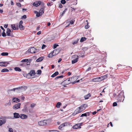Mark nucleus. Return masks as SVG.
Returning <instances> with one entry per match:
<instances>
[{"label":"nucleus","mask_w":132,"mask_h":132,"mask_svg":"<svg viewBox=\"0 0 132 132\" xmlns=\"http://www.w3.org/2000/svg\"><path fill=\"white\" fill-rule=\"evenodd\" d=\"M71 12H72L73 11H75L76 9V8H74L73 7H71Z\"/></svg>","instance_id":"a18cd8bd"},{"label":"nucleus","mask_w":132,"mask_h":132,"mask_svg":"<svg viewBox=\"0 0 132 132\" xmlns=\"http://www.w3.org/2000/svg\"><path fill=\"white\" fill-rule=\"evenodd\" d=\"M16 5L17 6L19 7H21V4L19 3H16Z\"/></svg>","instance_id":"3c124183"},{"label":"nucleus","mask_w":132,"mask_h":132,"mask_svg":"<svg viewBox=\"0 0 132 132\" xmlns=\"http://www.w3.org/2000/svg\"><path fill=\"white\" fill-rule=\"evenodd\" d=\"M28 61V59H24L22 60L21 62H26L27 61Z\"/></svg>","instance_id":"37998d69"},{"label":"nucleus","mask_w":132,"mask_h":132,"mask_svg":"<svg viewBox=\"0 0 132 132\" xmlns=\"http://www.w3.org/2000/svg\"><path fill=\"white\" fill-rule=\"evenodd\" d=\"M14 117L15 118H19L20 117V115L19 114L16 112L14 113Z\"/></svg>","instance_id":"f3484780"},{"label":"nucleus","mask_w":132,"mask_h":132,"mask_svg":"<svg viewBox=\"0 0 132 132\" xmlns=\"http://www.w3.org/2000/svg\"><path fill=\"white\" fill-rule=\"evenodd\" d=\"M27 18V16L26 15H24L22 16L21 18V19H26Z\"/></svg>","instance_id":"a19ab883"},{"label":"nucleus","mask_w":132,"mask_h":132,"mask_svg":"<svg viewBox=\"0 0 132 132\" xmlns=\"http://www.w3.org/2000/svg\"><path fill=\"white\" fill-rule=\"evenodd\" d=\"M82 123H81L75 125L73 126V128L74 129L81 128V126L82 125Z\"/></svg>","instance_id":"20e7f679"},{"label":"nucleus","mask_w":132,"mask_h":132,"mask_svg":"<svg viewBox=\"0 0 132 132\" xmlns=\"http://www.w3.org/2000/svg\"><path fill=\"white\" fill-rule=\"evenodd\" d=\"M87 106L88 105L87 104H82L80 106L76 109L72 114L74 116L78 113H81L84 110Z\"/></svg>","instance_id":"f257e3e1"},{"label":"nucleus","mask_w":132,"mask_h":132,"mask_svg":"<svg viewBox=\"0 0 132 132\" xmlns=\"http://www.w3.org/2000/svg\"><path fill=\"white\" fill-rule=\"evenodd\" d=\"M88 24L89 23L88 22L87 23V25H86L85 27V29H87L89 28V26L88 25Z\"/></svg>","instance_id":"72a5a7b5"},{"label":"nucleus","mask_w":132,"mask_h":132,"mask_svg":"<svg viewBox=\"0 0 132 132\" xmlns=\"http://www.w3.org/2000/svg\"><path fill=\"white\" fill-rule=\"evenodd\" d=\"M67 10V9H65L64 10V11H63V12L61 14V16H62L64 15V13H65V12Z\"/></svg>","instance_id":"ea45409f"},{"label":"nucleus","mask_w":132,"mask_h":132,"mask_svg":"<svg viewBox=\"0 0 132 132\" xmlns=\"http://www.w3.org/2000/svg\"><path fill=\"white\" fill-rule=\"evenodd\" d=\"M38 74H40L41 73V71L40 70H38L37 71Z\"/></svg>","instance_id":"864d4df0"},{"label":"nucleus","mask_w":132,"mask_h":132,"mask_svg":"<svg viewBox=\"0 0 132 132\" xmlns=\"http://www.w3.org/2000/svg\"><path fill=\"white\" fill-rule=\"evenodd\" d=\"M117 103L116 102H114L113 103V106H117Z\"/></svg>","instance_id":"8fccbe9b"},{"label":"nucleus","mask_w":132,"mask_h":132,"mask_svg":"<svg viewBox=\"0 0 132 132\" xmlns=\"http://www.w3.org/2000/svg\"><path fill=\"white\" fill-rule=\"evenodd\" d=\"M20 117L22 119H25L27 118V116L25 114H21L20 115Z\"/></svg>","instance_id":"a211bd4d"},{"label":"nucleus","mask_w":132,"mask_h":132,"mask_svg":"<svg viewBox=\"0 0 132 132\" xmlns=\"http://www.w3.org/2000/svg\"><path fill=\"white\" fill-rule=\"evenodd\" d=\"M125 96H121L120 98H117V102H123L125 98Z\"/></svg>","instance_id":"9b49d317"},{"label":"nucleus","mask_w":132,"mask_h":132,"mask_svg":"<svg viewBox=\"0 0 132 132\" xmlns=\"http://www.w3.org/2000/svg\"><path fill=\"white\" fill-rule=\"evenodd\" d=\"M45 121H46L45 122L46 123V125L51 123L52 121V120H51L49 119L47 120H45Z\"/></svg>","instance_id":"4be33fe9"},{"label":"nucleus","mask_w":132,"mask_h":132,"mask_svg":"<svg viewBox=\"0 0 132 132\" xmlns=\"http://www.w3.org/2000/svg\"><path fill=\"white\" fill-rule=\"evenodd\" d=\"M75 57L76 58L75 59L72 61V64L75 63L77 62L78 61V56L77 55H75Z\"/></svg>","instance_id":"ddd939ff"},{"label":"nucleus","mask_w":132,"mask_h":132,"mask_svg":"<svg viewBox=\"0 0 132 132\" xmlns=\"http://www.w3.org/2000/svg\"><path fill=\"white\" fill-rule=\"evenodd\" d=\"M1 28L3 30V31H5V30L3 27H2V26H1Z\"/></svg>","instance_id":"338daca9"},{"label":"nucleus","mask_w":132,"mask_h":132,"mask_svg":"<svg viewBox=\"0 0 132 132\" xmlns=\"http://www.w3.org/2000/svg\"><path fill=\"white\" fill-rule=\"evenodd\" d=\"M91 113V112H88L86 113V116H89L90 114Z\"/></svg>","instance_id":"de8ad7c7"},{"label":"nucleus","mask_w":132,"mask_h":132,"mask_svg":"<svg viewBox=\"0 0 132 132\" xmlns=\"http://www.w3.org/2000/svg\"><path fill=\"white\" fill-rule=\"evenodd\" d=\"M101 77L96 78L92 79V81L94 82H97L100 81L102 80L101 79Z\"/></svg>","instance_id":"4468645a"},{"label":"nucleus","mask_w":132,"mask_h":132,"mask_svg":"<svg viewBox=\"0 0 132 132\" xmlns=\"http://www.w3.org/2000/svg\"><path fill=\"white\" fill-rule=\"evenodd\" d=\"M86 117V113L82 114L81 116H80V117Z\"/></svg>","instance_id":"c03bdc74"},{"label":"nucleus","mask_w":132,"mask_h":132,"mask_svg":"<svg viewBox=\"0 0 132 132\" xmlns=\"http://www.w3.org/2000/svg\"><path fill=\"white\" fill-rule=\"evenodd\" d=\"M91 96V95L90 94H89L84 96V98L85 99H87L89 97Z\"/></svg>","instance_id":"a878e982"},{"label":"nucleus","mask_w":132,"mask_h":132,"mask_svg":"<svg viewBox=\"0 0 132 132\" xmlns=\"http://www.w3.org/2000/svg\"><path fill=\"white\" fill-rule=\"evenodd\" d=\"M70 78L68 79L63 81L62 83L65 85H67L71 83V81L70 80Z\"/></svg>","instance_id":"1a4fd4ad"},{"label":"nucleus","mask_w":132,"mask_h":132,"mask_svg":"<svg viewBox=\"0 0 132 132\" xmlns=\"http://www.w3.org/2000/svg\"><path fill=\"white\" fill-rule=\"evenodd\" d=\"M12 28L13 30H18L19 29L18 24L16 23L11 25Z\"/></svg>","instance_id":"39448f33"},{"label":"nucleus","mask_w":132,"mask_h":132,"mask_svg":"<svg viewBox=\"0 0 132 132\" xmlns=\"http://www.w3.org/2000/svg\"><path fill=\"white\" fill-rule=\"evenodd\" d=\"M9 71V70L7 69L4 68L1 71L2 72H8Z\"/></svg>","instance_id":"c756f323"},{"label":"nucleus","mask_w":132,"mask_h":132,"mask_svg":"<svg viewBox=\"0 0 132 132\" xmlns=\"http://www.w3.org/2000/svg\"><path fill=\"white\" fill-rule=\"evenodd\" d=\"M11 30L9 28H7L6 32V35L7 36H10L11 37L13 36L12 33H11Z\"/></svg>","instance_id":"423d86ee"},{"label":"nucleus","mask_w":132,"mask_h":132,"mask_svg":"<svg viewBox=\"0 0 132 132\" xmlns=\"http://www.w3.org/2000/svg\"><path fill=\"white\" fill-rule=\"evenodd\" d=\"M20 103H18L14 105L13 107V108L15 110H16L20 108L21 105Z\"/></svg>","instance_id":"0eeeda50"},{"label":"nucleus","mask_w":132,"mask_h":132,"mask_svg":"<svg viewBox=\"0 0 132 132\" xmlns=\"http://www.w3.org/2000/svg\"><path fill=\"white\" fill-rule=\"evenodd\" d=\"M41 31H39L37 32V35H39L40 34H41Z\"/></svg>","instance_id":"0e129e2a"},{"label":"nucleus","mask_w":132,"mask_h":132,"mask_svg":"<svg viewBox=\"0 0 132 132\" xmlns=\"http://www.w3.org/2000/svg\"><path fill=\"white\" fill-rule=\"evenodd\" d=\"M36 105V104L34 103H33L31 104L30 106L32 108H34Z\"/></svg>","instance_id":"e433bc0d"},{"label":"nucleus","mask_w":132,"mask_h":132,"mask_svg":"<svg viewBox=\"0 0 132 132\" xmlns=\"http://www.w3.org/2000/svg\"><path fill=\"white\" fill-rule=\"evenodd\" d=\"M9 131L10 132H13V130L12 128H9Z\"/></svg>","instance_id":"bf43d9fd"},{"label":"nucleus","mask_w":132,"mask_h":132,"mask_svg":"<svg viewBox=\"0 0 132 132\" xmlns=\"http://www.w3.org/2000/svg\"><path fill=\"white\" fill-rule=\"evenodd\" d=\"M13 102H19L20 101V100L19 99L16 98H13Z\"/></svg>","instance_id":"aec40b11"},{"label":"nucleus","mask_w":132,"mask_h":132,"mask_svg":"<svg viewBox=\"0 0 132 132\" xmlns=\"http://www.w3.org/2000/svg\"><path fill=\"white\" fill-rule=\"evenodd\" d=\"M123 96L124 95L123 93L122 92H121L116 97V99L120 98V97H121V96Z\"/></svg>","instance_id":"6ab92c4d"},{"label":"nucleus","mask_w":132,"mask_h":132,"mask_svg":"<svg viewBox=\"0 0 132 132\" xmlns=\"http://www.w3.org/2000/svg\"><path fill=\"white\" fill-rule=\"evenodd\" d=\"M57 51V50H54L53 52V53H50L48 55V57H52L53 56V55H54V54L53 55V53H54L56 51Z\"/></svg>","instance_id":"dca6fc26"},{"label":"nucleus","mask_w":132,"mask_h":132,"mask_svg":"<svg viewBox=\"0 0 132 132\" xmlns=\"http://www.w3.org/2000/svg\"><path fill=\"white\" fill-rule=\"evenodd\" d=\"M78 40H76L75 41H74L72 42V44L73 45H75L76 44H77L78 42Z\"/></svg>","instance_id":"09e8293b"},{"label":"nucleus","mask_w":132,"mask_h":132,"mask_svg":"<svg viewBox=\"0 0 132 132\" xmlns=\"http://www.w3.org/2000/svg\"><path fill=\"white\" fill-rule=\"evenodd\" d=\"M51 131H52L53 132H55V131L58 132V131L57 130H48L49 132H51Z\"/></svg>","instance_id":"603ef678"},{"label":"nucleus","mask_w":132,"mask_h":132,"mask_svg":"<svg viewBox=\"0 0 132 132\" xmlns=\"http://www.w3.org/2000/svg\"><path fill=\"white\" fill-rule=\"evenodd\" d=\"M59 73L58 71H56L51 76V77H54L58 75Z\"/></svg>","instance_id":"412c9836"},{"label":"nucleus","mask_w":132,"mask_h":132,"mask_svg":"<svg viewBox=\"0 0 132 132\" xmlns=\"http://www.w3.org/2000/svg\"><path fill=\"white\" fill-rule=\"evenodd\" d=\"M8 55V53L7 52H3L1 54V55L3 56H7Z\"/></svg>","instance_id":"2f4dec72"},{"label":"nucleus","mask_w":132,"mask_h":132,"mask_svg":"<svg viewBox=\"0 0 132 132\" xmlns=\"http://www.w3.org/2000/svg\"><path fill=\"white\" fill-rule=\"evenodd\" d=\"M86 38L85 37H81L80 40V42H82L84 41H85L86 40Z\"/></svg>","instance_id":"c85d7f7f"},{"label":"nucleus","mask_w":132,"mask_h":132,"mask_svg":"<svg viewBox=\"0 0 132 132\" xmlns=\"http://www.w3.org/2000/svg\"><path fill=\"white\" fill-rule=\"evenodd\" d=\"M64 77V76H63V75H61V76H57V78H58V79L59 78H62L63 77Z\"/></svg>","instance_id":"13d9d810"},{"label":"nucleus","mask_w":132,"mask_h":132,"mask_svg":"<svg viewBox=\"0 0 132 132\" xmlns=\"http://www.w3.org/2000/svg\"><path fill=\"white\" fill-rule=\"evenodd\" d=\"M59 45L56 44H55L53 45V49L55 48L57 46H59Z\"/></svg>","instance_id":"4c0bfd02"},{"label":"nucleus","mask_w":132,"mask_h":132,"mask_svg":"<svg viewBox=\"0 0 132 132\" xmlns=\"http://www.w3.org/2000/svg\"><path fill=\"white\" fill-rule=\"evenodd\" d=\"M6 121V118L4 117H2L0 118V126L5 123Z\"/></svg>","instance_id":"7ed1b4c3"},{"label":"nucleus","mask_w":132,"mask_h":132,"mask_svg":"<svg viewBox=\"0 0 132 132\" xmlns=\"http://www.w3.org/2000/svg\"><path fill=\"white\" fill-rule=\"evenodd\" d=\"M44 8L42 7L41 8L40 10L39 11V12L40 13H42V14H43L44 13Z\"/></svg>","instance_id":"bb28decb"},{"label":"nucleus","mask_w":132,"mask_h":132,"mask_svg":"<svg viewBox=\"0 0 132 132\" xmlns=\"http://www.w3.org/2000/svg\"><path fill=\"white\" fill-rule=\"evenodd\" d=\"M23 23V21L22 20L20 21L19 23V25H22Z\"/></svg>","instance_id":"052dcab7"},{"label":"nucleus","mask_w":132,"mask_h":132,"mask_svg":"<svg viewBox=\"0 0 132 132\" xmlns=\"http://www.w3.org/2000/svg\"><path fill=\"white\" fill-rule=\"evenodd\" d=\"M9 63L7 62H0V66L2 67L6 66Z\"/></svg>","instance_id":"9d476101"},{"label":"nucleus","mask_w":132,"mask_h":132,"mask_svg":"<svg viewBox=\"0 0 132 132\" xmlns=\"http://www.w3.org/2000/svg\"><path fill=\"white\" fill-rule=\"evenodd\" d=\"M29 74L31 76L34 75L35 74V71L34 70H31L30 71Z\"/></svg>","instance_id":"5701e85b"},{"label":"nucleus","mask_w":132,"mask_h":132,"mask_svg":"<svg viewBox=\"0 0 132 132\" xmlns=\"http://www.w3.org/2000/svg\"><path fill=\"white\" fill-rule=\"evenodd\" d=\"M36 49L33 47L30 48L28 50V51L31 53H34L36 52Z\"/></svg>","instance_id":"f8f14e48"},{"label":"nucleus","mask_w":132,"mask_h":132,"mask_svg":"<svg viewBox=\"0 0 132 132\" xmlns=\"http://www.w3.org/2000/svg\"><path fill=\"white\" fill-rule=\"evenodd\" d=\"M20 29L21 30H23L24 29V28L22 25H19Z\"/></svg>","instance_id":"7c9ffc66"},{"label":"nucleus","mask_w":132,"mask_h":132,"mask_svg":"<svg viewBox=\"0 0 132 132\" xmlns=\"http://www.w3.org/2000/svg\"><path fill=\"white\" fill-rule=\"evenodd\" d=\"M41 4V2L40 1H37L34 2L33 3V5L35 6L36 7H37L39 5Z\"/></svg>","instance_id":"2eb2a0df"},{"label":"nucleus","mask_w":132,"mask_h":132,"mask_svg":"<svg viewBox=\"0 0 132 132\" xmlns=\"http://www.w3.org/2000/svg\"><path fill=\"white\" fill-rule=\"evenodd\" d=\"M61 105V103L60 102H58L56 104V106L57 108H59L60 107V106Z\"/></svg>","instance_id":"393cba45"},{"label":"nucleus","mask_w":132,"mask_h":132,"mask_svg":"<svg viewBox=\"0 0 132 132\" xmlns=\"http://www.w3.org/2000/svg\"><path fill=\"white\" fill-rule=\"evenodd\" d=\"M79 80H78L76 81H74L72 82V84H74L76 82H78L79 81Z\"/></svg>","instance_id":"e2e57ef3"},{"label":"nucleus","mask_w":132,"mask_h":132,"mask_svg":"<svg viewBox=\"0 0 132 132\" xmlns=\"http://www.w3.org/2000/svg\"><path fill=\"white\" fill-rule=\"evenodd\" d=\"M75 22V20H71V21L70 22V24H73V23L74 22Z\"/></svg>","instance_id":"49530a36"},{"label":"nucleus","mask_w":132,"mask_h":132,"mask_svg":"<svg viewBox=\"0 0 132 132\" xmlns=\"http://www.w3.org/2000/svg\"><path fill=\"white\" fill-rule=\"evenodd\" d=\"M14 69L16 71L20 72L21 71V69L18 67H15L14 68Z\"/></svg>","instance_id":"b1692460"},{"label":"nucleus","mask_w":132,"mask_h":132,"mask_svg":"<svg viewBox=\"0 0 132 132\" xmlns=\"http://www.w3.org/2000/svg\"><path fill=\"white\" fill-rule=\"evenodd\" d=\"M69 122H64L59 126L58 127V129L60 130H62V128L63 127H65L66 126H67L69 125Z\"/></svg>","instance_id":"f03ea898"},{"label":"nucleus","mask_w":132,"mask_h":132,"mask_svg":"<svg viewBox=\"0 0 132 132\" xmlns=\"http://www.w3.org/2000/svg\"><path fill=\"white\" fill-rule=\"evenodd\" d=\"M46 45L44 44L42 46V49H44L45 47H46Z\"/></svg>","instance_id":"6e6d98bb"},{"label":"nucleus","mask_w":132,"mask_h":132,"mask_svg":"<svg viewBox=\"0 0 132 132\" xmlns=\"http://www.w3.org/2000/svg\"><path fill=\"white\" fill-rule=\"evenodd\" d=\"M40 28V27L39 26H38L36 28V30H38Z\"/></svg>","instance_id":"774afa93"},{"label":"nucleus","mask_w":132,"mask_h":132,"mask_svg":"<svg viewBox=\"0 0 132 132\" xmlns=\"http://www.w3.org/2000/svg\"><path fill=\"white\" fill-rule=\"evenodd\" d=\"M22 87H21V88H23L25 90H26V89H27V87L26 86H22Z\"/></svg>","instance_id":"5fc2aeb1"},{"label":"nucleus","mask_w":132,"mask_h":132,"mask_svg":"<svg viewBox=\"0 0 132 132\" xmlns=\"http://www.w3.org/2000/svg\"><path fill=\"white\" fill-rule=\"evenodd\" d=\"M107 76H108V75L106 74L105 75L102 76L101 77V78H103V79H105L107 78Z\"/></svg>","instance_id":"c9c22d12"},{"label":"nucleus","mask_w":132,"mask_h":132,"mask_svg":"<svg viewBox=\"0 0 132 132\" xmlns=\"http://www.w3.org/2000/svg\"><path fill=\"white\" fill-rule=\"evenodd\" d=\"M42 14V13H40L39 12H37L36 14V16L37 17H39V16H41Z\"/></svg>","instance_id":"f704fd0d"},{"label":"nucleus","mask_w":132,"mask_h":132,"mask_svg":"<svg viewBox=\"0 0 132 132\" xmlns=\"http://www.w3.org/2000/svg\"><path fill=\"white\" fill-rule=\"evenodd\" d=\"M22 87V86H20V87H17V88H14L13 89H11L10 90H11V91L13 90V91H15V90L17 89H18L21 88Z\"/></svg>","instance_id":"473e14b6"},{"label":"nucleus","mask_w":132,"mask_h":132,"mask_svg":"<svg viewBox=\"0 0 132 132\" xmlns=\"http://www.w3.org/2000/svg\"><path fill=\"white\" fill-rule=\"evenodd\" d=\"M2 36L3 37H5L6 36V34L5 32V31H3V32L2 33Z\"/></svg>","instance_id":"58836bf2"},{"label":"nucleus","mask_w":132,"mask_h":132,"mask_svg":"<svg viewBox=\"0 0 132 132\" xmlns=\"http://www.w3.org/2000/svg\"><path fill=\"white\" fill-rule=\"evenodd\" d=\"M47 5L48 6H51L52 5L51 4V3H48L47 4Z\"/></svg>","instance_id":"69168bd1"},{"label":"nucleus","mask_w":132,"mask_h":132,"mask_svg":"<svg viewBox=\"0 0 132 132\" xmlns=\"http://www.w3.org/2000/svg\"><path fill=\"white\" fill-rule=\"evenodd\" d=\"M27 65H30V62L28 61H27L26 62V63Z\"/></svg>","instance_id":"4d7b16f0"},{"label":"nucleus","mask_w":132,"mask_h":132,"mask_svg":"<svg viewBox=\"0 0 132 132\" xmlns=\"http://www.w3.org/2000/svg\"><path fill=\"white\" fill-rule=\"evenodd\" d=\"M43 57H40L37 59L36 61L37 62H40L42 61L43 60Z\"/></svg>","instance_id":"cd10ccee"},{"label":"nucleus","mask_w":132,"mask_h":132,"mask_svg":"<svg viewBox=\"0 0 132 132\" xmlns=\"http://www.w3.org/2000/svg\"><path fill=\"white\" fill-rule=\"evenodd\" d=\"M62 6L61 4H59V7L60 8H61L62 7Z\"/></svg>","instance_id":"680f3d73"},{"label":"nucleus","mask_w":132,"mask_h":132,"mask_svg":"<svg viewBox=\"0 0 132 132\" xmlns=\"http://www.w3.org/2000/svg\"><path fill=\"white\" fill-rule=\"evenodd\" d=\"M61 3L63 4H64L66 3L65 0H61Z\"/></svg>","instance_id":"79ce46f5"},{"label":"nucleus","mask_w":132,"mask_h":132,"mask_svg":"<svg viewBox=\"0 0 132 132\" xmlns=\"http://www.w3.org/2000/svg\"><path fill=\"white\" fill-rule=\"evenodd\" d=\"M45 120H42L39 121L38 123V125L40 126H43L46 125V123Z\"/></svg>","instance_id":"6e6552de"}]
</instances>
